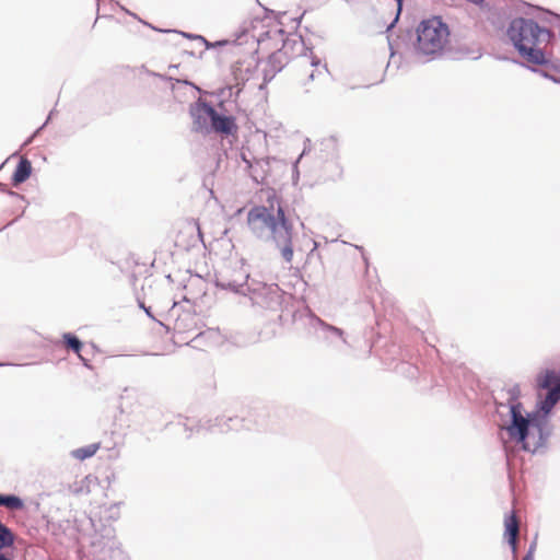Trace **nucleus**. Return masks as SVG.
Masks as SVG:
<instances>
[{
    "label": "nucleus",
    "mask_w": 560,
    "mask_h": 560,
    "mask_svg": "<svg viewBox=\"0 0 560 560\" xmlns=\"http://www.w3.org/2000/svg\"><path fill=\"white\" fill-rule=\"evenodd\" d=\"M267 206H256L248 211L249 230L261 236L269 232L270 238L279 248L287 262L293 259V225L287 218L281 199L273 190L268 191Z\"/></svg>",
    "instance_id": "obj_1"
},
{
    "label": "nucleus",
    "mask_w": 560,
    "mask_h": 560,
    "mask_svg": "<svg viewBox=\"0 0 560 560\" xmlns=\"http://www.w3.org/2000/svg\"><path fill=\"white\" fill-rule=\"evenodd\" d=\"M508 36L527 62L537 66L548 62L545 48L552 38L549 30L540 27L533 20L518 18L511 22Z\"/></svg>",
    "instance_id": "obj_2"
},
{
    "label": "nucleus",
    "mask_w": 560,
    "mask_h": 560,
    "mask_svg": "<svg viewBox=\"0 0 560 560\" xmlns=\"http://www.w3.org/2000/svg\"><path fill=\"white\" fill-rule=\"evenodd\" d=\"M415 49L420 55L433 56L443 51L448 44L450 28L441 18L423 20L416 28Z\"/></svg>",
    "instance_id": "obj_3"
},
{
    "label": "nucleus",
    "mask_w": 560,
    "mask_h": 560,
    "mask_svg": "<svg viewBox=\"0 0 560 560\" xmlns=\"http://www.w3.org/2000/svg\"><path fill=\"white\" fill-rule=\"evenodd\" d=\"M299 52L291 60L292 71L296 82L311 91L318 85L323 84L328 74L326 65H323L318 59L313 56V52L303 46V50H295Z\"/></svg>",
    "instance_id": "obj_4"
},
{
    "label": "nucleus",
    "mask_w": 560,
    "mask_h": 560,
    "mask_svg": "<svg viewBox=\"0 0 560 560\" xmlns=\"http://www.w3.org/2000/svg\"><path fill=\"white\" fill-rule=\"evenodd\" d=\"M506 400L510 405L512 421L509 425L504 427L509 436L515 442L522 444V448L527 452H534L538 443L532 444L529 442V427L530 421L523 416L522 404L518 402L521 390L518 385L511 386L506 390Z\"/></svg>",
    "instance_id": "obj_5"
},
{
    "label": "nucleus",
    "mask_w": 560,
    "mask_h": 560,
    "mask_svg": "<svg viewBox=\"0 0 560 560\" xmlns=\"http://www.w3.org/2000/svg\"><path fill=\"white\" fill-rule=\"evenodd\" d=\"M540 409L548 413L560 400V369H546L536 378Z\"/></svg>",
    "instance_id": "obj_6"
},
{
    "label": "nucleus",
    "mask_w": 560,
    "mask_h": 560,
    "mask_svg": "<svg viewBox=\"0 0 560 560\" xmlns=\"http://www.w3.org/2000/svg\"><path fill=\"white\" fill-rule=\"evenodd\" d=\"M295 50H303V43L299 40H287L280 49L268 57L262 70L264 82L260 85L261 89L270 82L279 71L291 62L293 59L292 54Z\"/></svg>",
    "instance_id": "obj_7"
},
{
    "label": "nucleus",
    "mask_w": 560,
    "mask_h": 560,
    "mask_svg": "<svg viewBox=\"0 0 560 560\" xmlns=\"http://www.w3.org/2000/svg\"><path fill=\"white\" fill-rule=\"evenodd\" d=\"M196 115L198 118L210 119L211 126L217 132L230 135L236 130V125L233 117L219 115L212 106L206 103L199 104L197 106Z\"/></svg>",
    "instance_id": "obj_8"
},
{
    "label": "nucleus",
    "mask_w": 560,
    "mask_h": 560,
    "mask_svg": "<svg viewBox=\"0 0 560 560\" xmlns=\"http://www.w3.org/2000/svg\"><path fill=\"white\" fill-rule=\"evenodd\" d=\"M258 66V58L253 52L242 55L232 66L231 73L234 85L243 86L255 73Z\"/></svg>",
    "instance_id": "obj_9"
},
{
    "label": "nucleus",
    "mask_w": 560,
    "mask_h": 560,
    "mask_svg": "<svg viewBox=\"0 0 560 560\" xmlns=\"http://www.w3.org/2000/svg\"><path fill=\"white\" fill-rule=\"evenodd\" d=\"M199 328V317L189 310H183L176 315L173 324V336L179 341L187 343L189 335Z\"/></svg>",
    "instance_id": "obj_10"
},
{
    "label": "nucleus",
    "mask_w": 560,
    "mask_h": 560,
    "mask_svg": "<svg viewBox=\"0 0 560 560\" xmlns=\"http://www.w3.org/2000/svg\"><path fill=\"white\" fill-rule=\"evenodd\" d=\"M224 342V336L217 328H208L195 336L187 345L200 351L213 350Z\"/></svg>",
    "instance_id": "obj_11"
},
{
    "label": "nucleus",
    "mask_w": 560,
    "mask_h": 560,
    "mask_svg": "<svg viewBox=\"0 0 560 560\" xmlns=\"http://www.w3.org/2000/svg\"><path fill=\"white\" fill-rule=\"evenodd\" d=\"M504 527H505V536L508 538V541L511 545V547L513 548V550H515L520 527H518V520L516 518L514 513H512L505 517Z\"/></svg>",
    "instance_id": "obj_12"
},
{
    "label": "nucleus",
    "mask_w": 560,
    "mask_h": 560,
    "mask_svg": "<svg viewBox=\"0 0 560 560\" xmlns=\"http://www.w3.org/2000/svg\"><path fill=\"white\" fill-rule=\"evenodd\" d=\"M32 173V163L26 158H21L13 175H12V184L18 186L24 183Z\"/></svg>",
    "instance_id": "obj_13"
},
{
    "label": "nucleus",
    "mask_w": 560,
    "mask_h": 560,
    "mask_svg": "<svg viewBox=\"0 0 560 560\" xmlns=\"http://www.w3.org/2000/svg\"><path fill=\"white\" fill-rule=\"evenodd\" d=\"M100 443L90 444L72 451L71 455L79 460H84L94 456L95 453L100 450Z\"/></svg>",
    "instance_id": "obj_14"
},
{
    "label": "nucleus",
    "mask_w": 560,
    "mask_h": 560,
    "mask_svg": "<svg viewBox=\"0 0 560 560\" xmlns=\"http://www.w3.org/2000/svg\"><path fill=\"white\" fill-rule=\"evenodd\" d=\"M0 506H5L9 510H22L24 508L23 501L13 494L2 495L0 494Z\"/></svg>",
    "instance_id": "obj_15"
},
{
    "label": "nucleus",
    "mask_w": 560,
    "mask_h": 560,
    "mask_svg": "<svg viewBox=\"0 0 560 560\" xmlns=\"http://www.w3.org/2000/svg\"><path fill=\"white\" fill-rule=\"evenodd\" d=\"M15 536L12 530L0 522V550L12 547Z\"/></svg>",
    "instance_id": "obj_16"
},
{
    "label": "nucleus",
    "mask_w": 560,
    "mask_h": 560,
    "mask_svg": "<svg viewBox=\"0 0 560 560\" xmlns=\"http://www.w3.org/2000/svg\"><path fill=\"white\" fill-rule=\"evenodd\" d=\"M63 342L67 349H71L74 351L79 358L84 361V358L80 354V351L83 347V343L79 340V338L70 332L63 335Z\"/></svg>",
    "instance_id": "obj_17"
},
{
    "label": "nucleus",
    "mask_w": 560,
    "mask_h": 560,
    "mask_svg": "<svg viewBox=\"0 0 560 560\" xmlns=\"http://www.w3.org/2000/svg\"><path fill=\"white\" fill-rule=\"evenodd\" d=\"M320 324H322V326H323L325 329H327L328 331H330V332H332V334L337 335V336H338V337H340V338H343V330H342V329H340V328H338V327H335V326H332V325L326 324V323H324V322H322Z\"/></svg>",
    "instance_id": "obj_18"
},
{
    "label": "nucleus",
    "mask_w": 560,
    "mask_h": 560,
    "mask_svg": "<svg viewBox=\"0 0 560 560\" xmlns=\"http://www.w3.org/2000/svg\"><path fill=\"white\" fill-rule=\"evenodd\" d=\"M395 2H396L397 15H398L400 13V11H401L402 0H395Z\"/></svg>",
    "instance_id": "obj_19"
},
{
    "label": "nucleus",
    "mask_w": 560,
    "mask_h": 560,
    "mask_svg": "<svg viewBox=\"0 0 560 560\" xmlns=\"http://www.w3.org/2000/svg\"><path fill=\"white\" fill-rule=\"evenodd\" d=\"M232 48H233V51H234V50H240V46H238V45H236V44H233V45H232Z\"/></svg>",
    "instance_id": "obj_20"
},
{
    "label": "nucleus",
    "mask_w": 560,
    "mask_h": 560,
    "mask_svg": "<svg viewBox=\"0 0 560 560\" xmlns=\"http://www.w3.org/2000/svg\"><path fill=\"white\" fill-rule=\"evenodd\" d=\"M228 42H217L215 44H212L211 46H217V45H223V44H226Z\"/></svg>",
    "instance_id": "obj_21"
},
{
    "label": "nucleus",
    "mask_w": 560,
    "mask_h": 560,
    "mask_svg": "<svg viewBox=\"0 0 560 560\" xmlns=\"http://www.w3.org/2000/svg\"><path fill=\"white\" fill-rule=\"evenodd\" d=\"M0 560H10V559L7 558L4 555L0 553Z\"/></svg>",
    "instance_id": "obj_22"
},
{
    "label": "nucleus",
    "mask_w": 560,
    "mask_h": 560,
    "mask_svg": "<svg viewBox=\"0 0 560 560\" xmlns=\"http://www.w3.org/2000/svg\"><path fill=\"white\" fill-rule=\"evenodd\" d=\"M523 560H532V556L530 555H527L526 557H524Z\"/></svg>",
    "instance_id": "obj_23"
}]
</instances>
